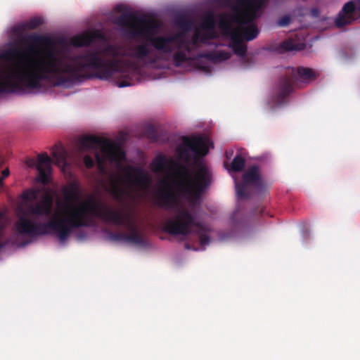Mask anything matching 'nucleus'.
Returning a JSON list of instances; mask_svg holds the SVG:
<instances>
[{"mask_svg": "<svg viewBox=\"0 0 360 360\" xmlns=\"http://www.w3.org/2000/svg\"><path fill=\"white\" fill-rule=\"evenodd\" d=\"M22 41L27 44V53H35V45H44L43 55L38 62L31 63L27 58L22 61L25 52L17 49L1 53L0 58L13 63L4 75H0V94L39 89L41 82L49 77L56 86H68L91 78L90 70L96 71V77L108 80L121 64L117 59L105 60L98 51L87 50L71 57L58 56L53 40L44 35L31 34Z\"/></svg>", "mask_w": 360, "mask_h": 360, "instance_id": "obj_1", "label": "nucleus"}, {"mask_svg": "<svg viewBox=\"0 0 360 360\" xmlns=\"http://www.w3.org/2000/svg\"><path fill=\"white\" fill-rule=\"evenodd\" d=\"M115 24L120 27L129 38L142 37L146 39L145 42L131 47L126 53L122 52L120 46L112 44H108L99 51L102 57L107 56L110 58L109 60H120V67L113 71L108 79H110L115 74L120 75L124 79L117 82L119 87L129 86L132 84V81L127 75L129 68L126 66L124 60L119 57L129 56L139 61L152 64L157 62L158 57L153 54L149 46L165 56H170L176 49H181L186 53H189L193 50L189 40L181 37L179 34L153 37L152 34L158 28L156 22L143 17H137L134 13L122 14L116 18Z\"/></svg>", "mask_w": 360, "mask_h": 360, "instance_id": "obj_2", "label": "nucleus"}, {"mask_svg": "<svg viewBox=\"0 0 360 360\" xmlns=\"http://www.w3.org/2000/svg\"><path fill=\"white\" fill-rule=\"evenodd\" d=\"M94 218L128 228L131 233L127 234L126 242L139 245H145L144 238L136 232V227L131 221L120 212L105 206L93 196L78 205H70L66 216L55 215L46 222L37 223L25 215H20L15 224V229L20 234L30 237L54 233L60 242H65L73 229L91 226Z\"/></svg>", "mask_w": 360, "mask_h": 360, "instance_id": "obj_3", "label": "nucleus"}, {"mask_svg": "<svg viewBox=\"0 0 360 360\" xmlns=\"http://www.w3.org/2000/svg\"><path fill=\"white\" fill-rule=\"evenodd\" d=\"M154 172H161L166 167H175L179 179L175 183L176 193L166 180H162L153 195L154 204L160 208L170 210L177 207L179 197L186 199L191 205L200 203L205 190L211 184V174L204 165L193 172L184 165H179L164 155H158L151 162Z\"/></svg>", "mask_w": 360, "mask_h": 360, "instance_id": "obj_4", "label": "nucleus"}, {"mask_svg": "<svg viewBox=\"0 0 360 360\" xmlns=\"http://www.w3.org/2000/svg\"><path fill=\"white\" fill-rule=\"evenodd\" d=\"M82 150H94V156L99 168H103L107 160L120 163L126 158L125 152L113 141L94 135H86L79 139Z\"/></svg>", "mask_w": 360, "mask_h": 360, "instance_id": "obj_5", "label": "nucleus"}, {"mask_svg": "<svg viewBox=\"0 0 360 360\" xmlns=\"http://www.w3.org/2000/svg\"><path fill=\"white\" fill-rule=\"evenodd\" d=\"M197 228L198 234L201 245H207L210 238L207 230L195 221L194 216L185 208L180 209L175 215L166 220L163 225V231L171 235L188 236L193 232V228Z\"/></svg>", "mask_w": 360, "mask_h": 360, "instance_id": "obj_6", "label": "nucleus"}, {"mask_svg": "<svg viewBox=\"0 0 360 360\" xmlns=\"http://www.w3.org/2000/svg\"><path fill=\"white\" fill-rule=\"evenodd\" d=\"M297 75L304 82H311L316 79L319 74L309 68L300 67L296 70L293 68H288L286 75L282 77L278 83L276 93V101L278 104L284 103L285 99L292 91V85Z\"/></svg>", "mask_w": 360, "mask_h": 360, "instance_id": "obj_7", "label": "nucleus"}, {"mask_svg": "<svg viewBox=\"0 0 360 360\" xmlns=\"http://www.w3.org/2000/svg\"><path fill=\"white\" fill-rule=\"evenodd\" d=\"M237 197L248 199L251 196L249 188L260 191L264 187V179L258 165L250 166L243 174L240 182L235 181Z\"/></svg>", "mask_w": 360, "mask_h": 360, "instance_id": "obj_8", "label": "nucleus"}, {"mask_svg": "<svg viewBox=\"0 0 360 360\" xmlns=\"http://www.w3.org/2000/svg\"><path fill=\"white\" fill-rule=\"evenodd\" d=\"M207 139L202 135L183 136L182 143L176 148V153L180 160L189 162L191 160V152L195 159L202 158L208 153Z\"/></svg>", "mask_w": 360, "mask_h": 360, "instance_id": "obj_9", "label": "nucleus"}, {"mask_svg": "<svg viewBox=\"0 0 360 360\" xmlns=\"http://www.w3.org/2000/svg\"><path fill=\"white\" fill-rule=\"evenodd\" d=\"M268 0H236L237 6L233 8L235 15H243L244 22H254L257 12L264 7Z\"/></svg>", "mask_w": 360, "mask_h": 360, "instance_id": "obj_10", "label": "nucleus"}, {"mask_svg": "<svg viewBox=\"0 0 360 360\" xmlns=\"http://www.w3.org/2000/svg\"><path fill=\"white\" fill-rule=\"evenodd\" d=\"M124 175L130 186H135L140 190H146L152 184L150 175L139 167L129 165L124 170Z\"/></svg>", "mask_w": 360, "mask_h": 360, "instance_id": "obj_11", "label": "nucleus"}, {"mask_svg": "<svg viewBox=\"0 0 360 360\" xmlns=\"http://www.w3.org/2000/svg\"><path fill=\"white\" fill-rule=\"evenodd\" d=\"M52 162L48 154L44 153L38 155L37 161L34 158H28L25 163L29 167H36L39 172L37 180L43 184H47L49 182Z\"/></svg>", "mask_w": 360, "mask_h": 360, "instance_id": "obj_12", "label": "nucleus"}, {"mask_svg": "<svg viewBox=\"0 0 360 360\" xmlns=\"http://www.w3.org/2000/svg\"><path fill=\"white\" fill-rule=\"evenodd\" d=\"M232 20L238 24L237 29L240 30L241 38L245 41H251L259 34L257 26L253 22H244L243 15H234Z\"/></svg>", "mask_w": 360, "mask_h": 360, "instance_id": "obj_13", "label": "nucleus"}, {"mask_svg": "<svg viewBox=\"0 0 360 360\" xmlns=\"http://www.w3.org/2000/svg\"><path fill=\"white\" fill-rule=\"evenodd\" d=\"M356 8V6L354 1H350L346 3L335 20V25L338 27H342L354 22V18L352 16V14Z\"/></svg>", "mask_w": 360, "mask_h": 360, "instance_id": "obj_14", "label": "nucleus"}, {"mask_svg": "<svg viewBox=\"0 0 360 360\" xmlns=\"http://www.w3.org/2000/svg\"><path fill=\"white\" fill-rule=\"evenodd\" d=\"M53 200L51 196L46 195L41 202L34 205H30L28 211L30 213L37 216H50L52 213Z\"/></svg>", "mask_w": 360, "mask_h": 360, "instance_id": "obj_15", "label": "nucleus"}, {"mask_svg": "<svg viewBox=\"0 0 360 360\" xmlns=\"http://www.w3.org/2000/svg\"><path fill=\"white\" fill-rule=\"evenodd\" d=\"M64 197L67 202H74L81 197V186L78 181H72L68 186L63 189Z\"/></svg>", "mask_w": 360, "mask_h": 360, "instance_id": "obj_16", "label": "nucleus"}, {"mask_svg": "<svg viewBox=\"0 0 360 360\" xmlns=\"http://www.w3.org/2000/svg\"><path fill=\"white\" fill-rule=\"evenodd\" d=\"M215 20L212 14H209L202 20L201 27L207 33L202 34L200 41L204 42L206 39H212L214 37Z\"/></svg>", "mask_w": 360, "mask_h": 360, "instance_id": "obj_17", "label": "nucleus"}, {"mask_svg": "<svg viewBox=\"0 0 360 360\" xmlns=\"http://www.w3.org/2000/svg\"><path fill=\"white\" fill-rule=\"evenodd\" d=\"M51 155L55 160V163L59 167H65L67 165L68 153L65 148L60 143L55 145L51 150Z\"/></svg>", "mask_w": 360, "mask_h": 360, "instance_id": "obj_18", "label": "nucleus"}, {"mask_svg": "<svg viewBox=\"0 0 360 360\" xmlns=\"http://www.w3.org/2000/svg\"><path fill=\"white\" fill-rule=\"evenodd\" d=\"M240 33L235 32L230 38L231 40V48L235 54L239 56H244L247 52V47L243 44L244 39L241 38Z\"/></svg>", "mask_w": 360, "mask_h": 360, "instance_id": "obj_19", "label": "nucleus"}, {"mask_svg": "<svg viewBox=\"0 0 360 360\" xmlns=\"http://www.w3.org/2000/svg\"><path fill=\"white\" fill-rule=\"evenodd\" d=\"M98 37V33H87L86 34L74 37L72 43L77 47L87 46L90 45L95 38Z\"/></svg>", "mask_w": 360, "mask_h": 360, "instance_id": "obj_20", "label": "nucleus"}, {"mask_svg": "<svg viewBox=\"0 0 360 360\" xmlns=\"http://www.w3.org/2000/svg\"><path fill=\"white\" fill-rule=\"evenodd\" d=\"M305 44L302 42H297L292 39H288L283 41L279 46V50L281 52L292 51H301L304 49Z\"/></svg>", "mask_w": 360, "mask_h": 360, "instance_id": "obj_21", "label": "nucleus"}, {"mask_svg": "<svg viewBox=\"0 0 360 360\" xmlns=\"http://www.w3.org/2000/svg\"><path fill=\"white\" fill-rule=\"evenodd\" d=\"M219 27L222 31L223 34L229 38L233 37L236 32L238 33L240 32V30L237 29V27H233L231 22L224 15L221 16Z\"/></svg>", "mask_w": 360, "mask_h": 360, "instance_id": "obj_22", "label": "nucleus"}, {"mask_svg": "<svg viewBox=\"0 0 360 360\" xmlns=\"http://www.w3.org/2000/svg\"><path fill=\"white\" fill-rule=\"evenodd\" d=\"M212 62H219L228 60L231 58V53L228 51H219L217 52H208L203 56Z\"/></svg>", "mask_w": 360, "mask_h": 360, "instance_id": "obj_23", "label": "nucleus"}, {"mask_svg": "<svg viewBox=\"0 0 360 360\" xmlns=\"http://www.w3.org/2000/svg\"><path fill=\"white\" fill-rule=\"evenodd\" d=\"M172 53V60L176 67H180L190 60L185 51L181 49H176Z\"/></svg>", "mask_w": 360, "mask_h": 360, "instance_id": "obj_24", "label": "nucleus"}, {"mask_svg": "<svg viewBox=\"0 0 360 360\" xmlns=\"http://www.w3.org/2000/svg\"><path fill=\"white\" fill-rule=\"evenodd\" d=\"M245 166V160L240 155H236L231 164V169L235 172H241Z\"/></svg>", "mask_w": 360, "mask_h": 360, "instance_id": "obj_25", "label": "nucleus"}, {"mask_svg": "<svg viewBox=\"0 0 360 360\" xmlns=\"http://www.w3.org/2000/svg\"><path fill=\"white\" fill-rule=\"evenodd\" d=\"M110 192L114 198L117 200H121L125 193V190L119 186L117 181L113 180L110 184Z\"/></svg>", "mask_w": 360, "mask_h": 360, "instance_id": "obj_26", "label": "nucleus"}, {"mask_svg": "<svg viewBox=\"0 0 360 360\" xmlns=\"http://www.w3.org/2000/svg\"><path fill=\"white\" fill-rule=\"evenodd\" d=\"M145 136L151 141L156 142L158 140V134L156 128L152 125L149 124L144 129Z\"/></svg>", "mask_w": 360, "mask_h": 360, "instance_id": "obj_27", "label": "nucleus"}, {"mask_svg": "<svg viewBox=\"0 0 360 360\" xmlns=\"http://www.w3.org/2000/svg\"><path fill=\"white\" fill-rule=\"evenodd\" d=\"M43 24V19L41 18H34L27 22L25 27L30 30H34Z\"/></svg>", "mask_w": 360, "mask_h": 360, "instance_id": "obj_28", "label": "nucleus"}, {"mask_svg": "<svg viewBox=\"0 0 360 360\" xmlns=\"http://www.w3.org/2000/svg\"><path fill=\"white\" fill-rule=\"evenodd\" d=\"M37 193L34 190L27 191L23 193V198L26 200H32L37 198Z\"/></svg>", "mask_w": 360, "mask_h": 360, "instance_id": "obj_29", "label": "nucleus"}, {"mask_svg": "<svg viewBox=\"0 0 360 360\" xmlns=\"http://www.w3.org/2000/svg\"><path fill=\"white\" fill-rule=\"evenodd\" d=\"M83 160L86 168L91 169L94 167V160L90 155H84Z\"/></svg>", "mask_w": 360, "mask_h": 360, "instance_id": "obj_30", "label": "nucleus"}, {"mask_svg": "<svg viewBox=\"0 0 360 360\" xmlns=\"http://www.w3.org/2000/svg\"><path fill=\"white\" fill-rule=\"evenodd\" d=\"M290 20L291 19L289 15H284L278 20L277 24L280 27H285L290 24Z\"/></svg>", "mask_w": 360, "mask_h": 360, "instance_id": "obj_31", "label": "nucleus"}, {"mask_svg": "<svg viewBox=\"0 0 360 360\" xmlns=\"http://www.w3.org/2000/svg\"><path fill=\"white\" fill-rule=\"evenodd\" d=\"M200 34L198 31H196L193 34V37L191 40H189V43L191 44L194 46H198V42L200 41Z\"/></svg>", "mask_w": 360, "mask_h": 360, "instance_id": "obj_32", "label": "nucleus"}, {"mask_svg": "<svg viewBox=\"0 0 360 360\" xmlns=\"http://www.w3.org/2000/svg\"><path fill=\"white\" fill-rule=\"evenodd\" d=\"M126 233H117L112 235V238L115 240L125 241L126 242Z\"/></svg>", "mask_w": 360, "mask_h": 360, "instance_id": "obj_33", "label": "nucleus"}, {"mask_svg": "<svg viewBox=\"0 0 360 360\" xmlns=\"http://www.w3.org/2000/svg\"><path fill=\"white\" fill-rule=\"evenodd\" d=\"M9 174H10V172L8 168L3 170V172L1 173V177H0V189L2 188L4 186V182H3L4 179L5 178H6L7 176H8Z\"/></svg>", "mask_w": 360, "mask_h": 360, "instance_id": "obj_34", "label": "nucleus"}, {"mask_svg": "<svg viewBox=\"0 0 360 360\" xmlns=\"http://www.w3.org/2000/svg\"><path fill=\"white\" fill-rule=\"evenodd\" d=\"M179 25L181 27L188 30L191 25V23L188 20L184 18L179 20Z\"/></svg>", "mask_w": 360, "mask_h": 360, "instance_id": "obj_35", "label": "nucleus"}, {"mask_svg": "<svg viewBox=\"0 0 360 360\" xmlns=\"http://www.w3.org/2000/svg\"><path fill=\"white\" fill-rule=\"evenodd\" d=\"M311 13L314 17H318L319 15V11L318 8H314L311 10Z\"/></svg>", "mask_w": 360, "mask_h": 360, "instance_id": "obj_36", "label": "nucleus"}, {"mask_svg": "<svg viewBox=\"0 0 360 360\" xmlns=\"http://www.w3.org/2000/svg\"><path fill=\"white\" fill-rule=\"evenodd\" d=\"M357 3H358V8L360 11V0H358Z\"/></svg>", "mask_w": 360, "mask_h": 360, "instance_id": "obj_37", "label": "nucleus"}, {"mask_svg": "<svg viewBox=\"0 0 360 360\" xmlns=\"http://www.w3.org/2000/svg\"><path fill=\"white\" fill-rule=\"evenodd\" d=\"M186 248L187 249H190L191 248V247H190V245L188 244H186Z\"/></svg>", "mask_w": 360, "mask_h": 360, "instance_id": "obj_38", "label": "nucleus"}]
</instances>
